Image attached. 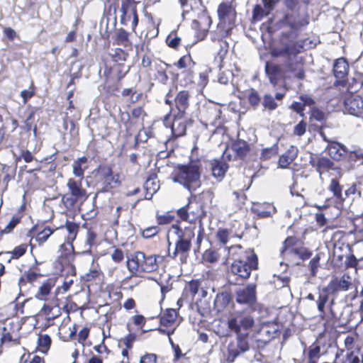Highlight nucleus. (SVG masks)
Returning <instances> with one entry per match:
<instances>
[{
    "instance_id": "b1692460",
    "label": "nucleus",
    "mask_w": 363,
    "mask_h": 363,
    "mask_svg": "<svg viewBox=\"0 0 363 363\" xmlns=\"http://www.w3.org/2000/svg\"><path fill=\"white\" fill-rule=\"evenodd\" d=\"M231 150L236 155L240 158H243L250 151L249 144L243 140H238L233 143Z\"/></svg>"
},
{
    "instance_id": "c9c22d12",
    "label": "nucleus",
    "mask_w": 363,
    "mask_h": 363,
    "mask_svg": "<svg viewBox=\"0 0 363 363\" xmlns=\"http://www.w3.org/2000/svg\"><path fill=\"white\" fill-rule=\"evenodd\" d=\"M328 296L327 294H319L318 299L317 300V306L320 316L323 318L325 314V306L328 301Z\"/></svg>"
},
{
    "instance_id": "6ab92c4d",
    "label": "nucleus",
    "mask_w": 363,
    "mask_h": 363,
    "mask_svg": "<svg viewBox=\"0 0 363 363\" xmlns=\"http://www.w3.org/2000/svg\"><path fill=\"white\" fill-rule=\"evenodd\" d=\"M171 113L173 116V122L172 125V132L177 136H182L186 133V116H179L174 113V110L172 108Z\"/></svg>"
},
{
    "instance_id": "4468645a",
    "label": "nucleus",
    "mask_w": 363,
    "mask_h": 363,
    "mask_svg": "<svg viewBox=\"0 0 363 363\" xmlns=\"http://www.w3.org/2000/svg\"><path fill=\"white\" fill-rule=\"evenodd\" d=\"M287 69L284 67V64L282 65H277L274 63L266 62L265 72L269 77V82L276 86L278 84V81L280 78H282L285 74V70Z\"/></svg>"
},
{
    "instance_id": "49530a36",
    "label": "nucleus",
    "mask_w": 363,
    "mask_h": 363,
    "mask_svg": "<svg viewBox=\"0 0 363 363\" xmlns=\"http://www.w3.org/2000/svg\"><path fill=\"white\" fill-rule=\"evenodd\" d=\"M51 339L48 335H40L38 337V345L48 350L50 345Z\"/></svg>"
},
{
    "instance_id": "69168bd1",
    "label": "nucleus",
    "mask_w": 363,
    "mask_h": 363,
    "mask_svg": "<svg viewBox=\"0 0 363 363\" xmlns=\"http://www.w3.org/2000/svg\"><path fill=\"white\" fill-rule=\"evenodd\" d=\"M89 329L87 328H84L81 330L78 334V341L80 343H83L84 341L86 340L89 336Z\"/></svg>"
},
{
    "instance_id": "4be33fe9",
    "label": "nucleus",
    "mask_w": 363,
    "mask_h": 363,
    "mask_svg": "<svg viewBox=\"0 0 363 363\" xmlns=\"http://www.w3.org/2000/svg\"><path fill=\"white\" fill-rule=\"evenodd\" d=\"M230 293L224 291L217 294L214 301V308L218 312L222 311L231 301Z\"/></svg>"
},
{
    "instance_id": "cd10ccee",
    "label": "nucleus",
    "mask_w": 363,
    "mask_h": 363,
    "mask_svg": "<svg viewBox=\"0 0 363 363\" xmlns=\"http://www.w3.org/2000/svg\"><path fill=\"white\" fill-rule=\"evenodd\" d=\"M54 286L52 281H48L42 284L39 288L38 292L35 295V298L39 300H46L47 296L50 294L51 289Z\"/></svg>"
},
{
    "instance_id": "09e8293b",
    "label": "nucleus",
    "mask_w": 363,
    "mask_h": 363,
    "mask_svg": "<svg viewBox=\"0 0 363 363\" xmlns=\"http://www.w3.org/2000/svg\"><path fill=\"white\" fill-rule=\"evenodd\" d=\"M26 252V247L25 245H19L16 247L14 250L11 252L12 258L18 259L20 257L23 256Z\"/></svg>"
},
{
    "instance_id": "1a4fd4ad",
    "label": "nucleus",
    "mask_w": 363,
    "mask_h": 363,
    "mask_svg": "<svg viewBox=\"0 0 363 363\" xmlns=\"http://www.w3.org/2000/svg\"><path fill=\"white\" fill-rule=\"evenodd\" d=\"M278 335V326L274 323H263L255 335L258 347H264Z\"/></svg>"
},
{
    "instance_id": "864d4df0",
    "label": "nucleus",
    "mask_w": 363,
    "mask_h": 363,
    "mask_svg": "<svg viewBox=\"0 0 363 363\" xmlns=\"http://www.w3.org/2000/svg\"><path fill=\"white\" fill-rule=\"evenodd\" d=\"M216 237L218 240L223 245L226 244L228 240V231L225 229L219 230Z\"/></svg>"
},
{
    "instance_id": "bf43d9fd",
    "label": "nucleus",
    "mask_w": 363,
    "mask_h": 363,
    "mask_svg": "<svg viewBox=\"0 0 363 363\" xmlns=\"http://www.w3.org/2000/svg\"><path fill=\"white\" fill-rule=\"evenodd\" d=\"M35 112L34 110L30 111L25 120V125L28 131L30 130L33 127Z\"/></svg>"
},
{
    "instance_id": "6e6d98bb",
    "label": "nucleus",
    "mask_w": 363,
    "mask_h": 363,
    "mask_svg": "<svg viewBox=\"0 0 363 363\" xmlns=\"http://www.w3.org/2000/svg\"><path fill=\"white\" fill-rule=\"evenodd\" d=\"M131 114L133 118L141 119H143V118L146 116L145 111L141 106L134 108L132 110Z\"/></svg>"
},
{
    "instance_id": "bb28decb",
    "label": "nucleus",
    "mask_w": 363,
    "mask_h": 363,
    "mask_svg": "<svg viewBox=\"0 0 363 363\" xmlns=\"http://www.w3.org/2000/svg\"><path fill=\"white\" fill-rule=\"evenodd\" d=\"M177 317V313L175 309L169 308L160 318V324L164 326H169L173 324Z\"/></svg>"
},
{
    "instance_id": "774afa93",
    "label": "nucleus",
    "mask_w": 363,
    "mask_h": 363,
    "mask_svg": "<svg viewBox=\"0 0 363 363\" xmlns=\"http://www.w3.org/2000/svg\"><path fill=\"white\" fill-rule=\"evenodd\" d=\"M117 40L122 43L128 41V33L123 29L119 30L117 33Z\"/></svg>"
},
{
    "instance_id": "f3484780",
    "label": "nucleus",
    "mask_w": 363,
    "mask_h": 363,
    "mask_svg": "<svg viewBox=\"0 0 363 363\" xmlns=\"http://www.w3.org/2000/svg\"><path fill=\"white\" fill-rule=\"evenodd\" d=\"M189 94L187 91H181L178 92L175 99V108L174 113L179 114V116H186V110L189 105Z\"/></svg>"
},
{
    "instance_id": "6e6552de",
    "label": "nucleus",
    "mask_w": 363,
    "mask_h": 363,
    "mask_svg": "<svg viewBox=\"0 0 363 363\" xmlns=\"http://www.w3.org/2000/svg\"><path fill=\"white\" fill-rule=\"evenodd\" d=\"M254 323V318L251 315L237 311L228 318V327L236 334H242V330H249Z\"/></svg>"
},
{
    "instance_id": "a878e982",
    "label": "nucleus",
    "mask_w": 363,
    "mask_h": 363,
    "mask_svg": "<svg viewBox=\"0 0 363 363\" xmlns=\"http://www.w3.org/2000/svg\"><path fill=\"white\" fill-rule=\"evenodd\" d=\"M211 23V18L206 15H202L197 20H194L192 27L194 29L201 30L206 32Z\"/></svg>"
},
{
    "instance_id": "f8f14e48",
    "label": "nucleus",
    "mask_w": 363,
    "mask_h": 363,
    "mask_svg": "<svg viewBox=\"0 0 363 363\" xmlns=\"http://www.w3.org/2000/svg\"><path fill=\"white\" fill-rule=\"evenodd\" d=\"M218 15L220 23H228V30L232 28L235 18V11L231 4L228 2L220 4L218 9Z\"/></svg>"
},
{
    "instance_id": "a211bd4d",
    "label": "nucleus",
    "mask_w": 363,
    "mask_h": 363,
    "mask_svg": "<svg viewBox=\"0 0 363 363\" xmlns=\"http://www.w3.org/2000/svg\"><path fill=\"white\" fill-rule=\"evenodd\" d=\"M311 164L315 168V170L319 173L321 177L322 174L325 172H328L330 169H335L334 162L326 157H318L316 159H311L310 161Z\"/></svg>"
},
{
    "instance_id": "c756f323",
    "label": "nucleus",
    "mask_w": 363,
    "mask_h": 363,
    "mask_svg": "<svg viewBox=\"0 0 363 363\" xmlns=\"http://www.w3.org/2000/svg\"><path fill=\"white\" fill-rule=\"evenodd\" d=\"M189 213L190 223H192L196 219H199L201 220L204 216L201 206L198 203H193V208L189 210Z\"/></svg>"
},
{
    "instance_id": "2eb2a0df",
    "label": "nucleus",
    "mask_w": 363,
    "mask_h": 363,
    "mask_svg": "<svg viewBox=\"0 0 363 363\" xmlns=\"http://www.w3.org/2000/svg\"><path fill=\"white\" fill-rule=\"evenodd\" d=\"M225 157H228L229 160H230V155L227 153V150L223 153V160H214L211 163L212 174L218 180H221L223 178L228 168L227 163L223 161Z\"/></svg>"
},
{
    "instance_id": "052dcab7",
    "label": "nucleus",
    "mask_w": 363,
    "mask_h": 363,
    "mask_svg": "<svg viewBox=\"0 0 363 363\" xmlns=\"http://www.w3.org/2000/svg\"><path fill=\"white\" fill-rule=\"evenodd\" d=\"M279 0H262L264 9L266 10V14L269 13L270 11H272L275 4L279 1Z\"/></svg>"
},
{
    "instance_id": "58836bf2",
    "label": "nucleus",
    "mask_w": 363,
    "mask_h": 363,
    "mask_svg": "<svg viewBox=\"0 0 363 363\" xmlns=\"http://www.w3.org/2000/svg\"><path fill=\"white\" fill-rule=\"evenodd\" d=\"M193 208V203H189L186 206L179 208L177 211L178 216L184 220L189 221V210Z\"/></svg>"
},
{
    "instance_id": "37998d69",
    "label": "nucleus",
    "mask_w": 363,
    "mask_h": 363,
    "mask_svg": "<svg viewBox=\"0 0 363 363\" xmlns=\"http://www.w3.org/2000/svg\"><path fill=\"white\" fill-rule=\"evenodd\" d=\"M66 228L69 233V239L74 240L77 235L79 225L74 223L68 222L66 224Z\"/></svg>"
},
{
    "instance_id": "79ce46f5",
    "label": "nucleus",
    "mask_w": 363,
    "mask_h": 363,
    "mask_svg": "<svg viewBox=\"0 0 363 363\" xmlns=\"http://www.w3.org/2000/svg\"><path fill=\"white\" fill-rule=\"evenodd\" d=\"M158 228L157 226H152L141 230V235L143 238L148 239L151 238L158 233Z\"/></svg>"
},
{
    "instance_id": "f704fd0d",
    "label": "nucleus",
    "mask_w": 363,
    "mask_h": 363,
    "mask_svg": "<svg viewBox=\"0 0 363 363\" xmlns=\"http://www.w3.org/2000/svg\"><path fill=\"white\" fill-rule=\"evenodd\" d=\"M320 257L318 254H317L309 262L308 267L310 269L311 276H313V277H315L317 274L318 269L320 267Z\"/></svg>"
},
{
    "instance_id": "e2e57ef3",
    "label": "nucleus",
    "mask_w": 363,
    "mask_h": 363,
    "mask_svg": "<svg viewBox=\"0 0 363 363\" xmlns=\"http://www.w3.org/2000/svg\"><path fill=\"white\" fill-rule=\"evenodd\" d=\"M34 95V90L33 88H30L28 90H23L21 91V96L23 98V104H26L27 101Z\"/></svg>"
},
{
    "instance_id": "c03bdc74",
    "label": "nucleus",
    "mask_w": 363,
    "mask_h": 363,
    "mask_svg": "<svg viewBox=\"0 0 363 363\" xmlns=\"http://www.w3.org/2000/svg\"><path fill=\"white\" fill-rule=\"evenodd\" d=\"M320 347L316 344H313L308 350V358L310 360L318 359L320 357Z\"/></svg>"
},
{
    "instance_id": "603ef678",
    "label": "nucleus",
    "mask_w": 363,
    "mask_h": 363,
    "mask_svg": "<svg viewBox=\"0 0 363 363\" xmlns=\"http://www.w3.org/2000/svg\"><path fill=\"white\" fill-rule=\"evenodd\" d=\"M248 100L252 106H257L260 101V98L257 92L255 90H252L248 96Z\"/></svg>"
},
{
    "instance_id": "72a5a7b5",
    "label": "nucleus",
    "mask_w": 363,
    "mask_h": 363,
    "mask_svg": "<svg viewBox=\"0 0 363 363\" xmlns=\"http://www.w3.org/2000/svg\"><path fill=\"white\" fill-rule=\"evenodd\" d=\"M262 106L269 110H274L277 107V104L272 95L265 94L263 98Z\"/></svg>"
},
{
    "instance_id": "0eeeda50",
    "label": "nucleus",
    "mask_w": 363,
    "mask_h": 363,
    "mask_svg": "<svg viewBox=\"0 0 363 363\" xmlns=\"http://www.w3.org/2000/svg\"><path fill=\"white\" fill-rule=\"evenodd\" d=\"M96 178L99 192H107L120 185L118 174H114L108 166H100L96 170Z\"/></svg>"
},
{
    "instance_id": "2f4dec72",
    "label": "nucleus",
    "mask_w": 363,
    "mask_h": 363,
    "mask_svg": "<svg viewBox=\"0 0 363 363\" xmlns=\"http://www.w3.org/2000/svg\"><path fill=\"white\" fill-rule=\"evenodd\" d=\"M166 43L169 48L177 49L180 45L181 38L177 35L176 31H172L167 37Z\"/></svg>"
},
{
    "instance_id": "e433bc0d",
    "label": "nucleus",
    "mask_w": 363,
    "mask_h": 363,
    "mask_svg": "<svg viewBox=\"0 0 363 363\" xmlns=\"http://www.w3.org/2000/svg\"><path fill=\"white\" fill-rule=\"evenodd\" d=\"M298 241V239L295 237H288L283 243V247L281 250V253L284 255L286 252H289L291 248H289L291 246L294 245L296 242Z\"/></svg>"
},
{
    "instance_id": "423d86ee",
    "label": "nucleus",
    "mask_w": 363,
    "mask_h": 363,
    "mask_svg": "<svg viewBox=\"0 0 363 363\" xmlns=\"http://www.w3.org/2000/svg\"><path fill=\"white\" fill-rule=\"evenodd\" d=\"M67 186L68 191L62 196V201L67 208H72L77 203H82L87 199L86 191L82 188L81 181L70 178Z\"/></svg>"
},
{
    "instance_id": "13d9d810",
    "label": "nucleus",
    "mask_w": 363,
    "mask_h": 363,
    "mask_svg": "<svg viewBox=\"0 0 363 363\" xmlns=\"http://www.w3.org/2000/svg\"><path fill=\"white\" fill-rule=\"evenodd\" d=\"M136 339V335L134 333H129L123 339V342L128 349H130L133 347V343Z\"/></svg>"
},
{
    "instance_id": "5fc2aeb1",
    "label": "nucleus",
    "mask_w": 363,
    "mask_h": 363,
    "mask_svg": "<svg viewBox=\"0 0 363 363\" xmlns=\"http://www.w3.org/2000/svg\"><path fill=\"white\" fill-rule=\"evenodd\" d=\"M140 363H157V356L155 354H146L141 357Z\"/></svg>"
},
{
    "instance_id": "dca6fc26",
    "label": "nucleus",
    "mask_w": 363,
    "mask_h": 363,
    "mask_svg": "<svg viewBox=\"0 0 363 363\" xmlns=\"http://www.w3.org/2000/svg\"><path fill=\"white\" fill-rule=\"evenodd\" d=\"M329 155L332 159L337 161H340L345 158L347 153V147L336 141H332L325 147Z\"/></svg>"
},
{
    "instance_id": "ea45409f",
    "label": "nucleus",
    "mask_w": 363,
    "mask_h": 363,
    "mask_svg": "<svg viewBox=\"0 0 363 363\" xmlns=\"http://www.w3.org/2000/svg\"><path fill=\"white\" fill-rule=\"evenodd\" d=\"M134 6L135 4L122 1L121 8V11L122 13L121 21L122 24H125V16L127 15L129 9L132 11V8Z\"/></svg>"
},
{
    "instance_id": "338daca9",
    "label": "nucleus",
    "mask_w": 363,
    "mask_h": 363,
    "mask_svg": "<svg viewBox=\"0 0 363 363\" xmlns=\"http://www.w3.org/2000/svg\"><path fill=\"white\" fill-rule=\"evenodd\" d=\"M73 174L76 177H83L84 176V169L82 167V165L79 164V162H74L73 164Z\"/></svg>"
},
{
    "instance_id": "393cba45",
    "label": "nucleus",
    "mask_w": 363,
    "mask_h": 363,
    "mask_svg": "<svg viewBox=\"0 0 363 363\" xmlns=\"http://www.w3.org/2000/svg\"><path fill=\"white\" fill-rule=\"evenodd\" d=\"M351 284V282L346 279L345 275H343L340 279H335L331 281L329 286L333 292H337L347 291Z\"/></svg>"
},
{
    "instance_id": "a19ab883",
    "label": "nucleus",
    "mask_w": 363,
    "mask_h": 363,
    "mask_svg": "<svg viewBox=\"0 0 363 363\" xmlns=\"http://www.w3.org/2000/svg\"><path fill=\"white\" fill-rule=\"evenodd\" d=\"M64 128L67 130L69 128V133L72 135L74 136L78 134V130L75 127V123L73 120L65 118L63 123Z\"/></svg>"
},
{
    "instance_id": "f257e3e1",
    "label": "nucleus",
    "mask_w": 363,
    "mask_h": 363,
    "mask_svg": "<svg viewBox=\"0 0 363 363\" xmlns=\"http://www.w3.org/2000/svg\"><path fill=\"white\" fill-rule=\"evenodd\" d=\"M228 254L234 259L228 275V283L240 285L250 277L252 270L257 268V257L252 250L244 251L240 245L231 246Z\"/></svg>"
},
{
    "instance_id": "4d7b16f0",
    "label": "nucleus",
    "mask_w": 363,
    "mask_h": 363,
    "mask_svg": "<svg viewBox=\"0 0 363 363\" xmlns=\"http://www.w3.org/2000/svg\"><path fill=\"white\" fill-rule=\"evenodd\" d=\"M311 118L317 121H321L325 118V113L317 108H313L311 110Z\"/></svg>"
},
{
    "instance_id": "7ed1b4c3",
    "label": "nucleus",
    "mask_w": 363,
    "mask_h": 363,
    "mask_svg": "<svg viewBox=\"0 0 363 363\" xmlns=\"http://www.w3.org/2000/svg\"><path fill=\"white\" fill-rule=\"evenodd\" d=\"M200 175L199 166L194 163L179 167L172 174V179L192 192L201 186Z\"/></svg>"
},
{
    "instance_id": "f03ea898",
    "label": "nucleus",
    "mask_w": 363,
    "mask_h": 363,
    "mask_svg": "<svg viewBox=\"0 0 363 363\" xmlns=\"http://www.w3.org/2000/svg\"><path fill=\"white\" fill-rule=\"evenodd\" d=\"M302 48L298 43L288 44L284 48L272 49L271 55L273 57H284V67L297 79H303L305 77L303 64L297 59V55L301 52Z\"/></svg>"
},
{
    "instance_id": "de8ad7c7",
    "label": "nucleus",
    "mask_w": 363,
    "mask_h": 363,
    "mask_svg": "<svg viewBox=\"0 0 363 363\" xmlns=\"http://www.w3.org/2000/svg\"><path fill=\"white\" fill-rule=\"evenodd\" d=\"M277 154V147L275 146L264 148L262 151L261 156L263 159L267 160L270 158L272 156L275 155Z\"/></svg>"
},
{
    "instance_id": "680f3d73",
    "label": "nucleus",
    "mask_w": 363,
    "mask_h": 363,
    "mask_svg": "<svg viewBox=\"0 0 363 363\" xmlns=\"http://www.w3.org/2000/svg\"><path fill=\"white\" fill-rule=\"evenodd\" d=\"M111 258L116 262H120L123 259V253L121 250L114 249L111 253Z\"/></svg>"
},
{
    "instance_id": "9b49d317",
    "label": "nucleus",
    "mask_w": 363,
    "mask_h": 363,
    "mask_svg": "<svg viewBox=\"0 0 363 363\" xmlns=\"http://www.w3.org/2000/svg\"><path fill=\"white\" fill-rule=\"evenodd\" d=\"M345 109L347 113L357 116H363V99L358 95H350L345 99Z\"/></svg>"
},
{
    "instance_id": "412c9836",
    "label": "nucleus",
    "mask_w": 363,
    "mask_h": 363,
    "mask_svg": "<svg viewBox=\"0 0 363 363\" xmlns=\"http://www.w3.org/2000/svg\"><path fill=\"white\" fill-rule=\"evenodd\" d=\"M153 67L157 72L155 74L156 79L160 82L165 84L169 79L166 70L169 67V65L160 60H155L153 62Z\"/></svg>"
},
{
    "instance_id": "8fccbe9b",
    "label": "nucleus",
    "mask_w": 363,
    "mask_h": 363,
    "mask_svg": "<svg viewBox=\"0 0 363 363\" xmlns=\"http://www.w3.org/2000/svg\"><path fill=\"white\" fill-rule=\"evenodd\" d=\"M306 123L301 121L298 123L294 129V133L296 135L301 136L306 133Z\"/></svg>"
},
{
    "instance_id": "aec40b11",
    "label": "nucleus",
    "mask_w": 363,
    "mask_h": 363,
    "mask_svg": "<svg viewBox=\"0 0 363 363\" xmlns=\"http://www.w3.org/2000/svg\"><path fill=\"white\" fill-rule=\"evenodd\" d=\"M349 65L343 57L335 60L333 65V72L335 77L338 79H343L347 74Z\"/></svg>"
},
{
    "instance_id": "ddd939ff",
    "label": "nucleus",
    "mask_w": 363,
    "mask_h": 363,
    "mask_svg": "<svg viewBox=\"0 0 363 363\" xmlns=\"http://www.w3.org/2000/svg\"><path fill=\"white\" fill-rule=\"evenodd\" d=\"M236 301L240 304L252 306L256 302V286L249 284L236 291Z\"/></svg>"
},
{
    "instance_id": "39448f33",
    "label": "nucleus",
    "mask_w": 363,
    "mask_h": 363,
    "mask_svg": "<svg viewBox=\"0 0 363 363\" xmlns=\"http://www.w3.org/2000/svg\"><path fill=\"white\" fill-rule=\"evenodd\" d=\"M170 232L177 236L175 250L172 257L174 258L178 254H180L181 259H186L191 250V240L195 236L194 228L189 226L182 229L177 225H172Z\"/></svg>"
},
{
    "instance_id": "9d476101",
    "label": "nucleus",
    "mask_w": 363,
    "mask_h": 363,
    "mask_svg": "<svg viewBox=\"0 0 363 363\" xmlns=\"http://www.w3.org/2000/svg\"><path fill=\"white\" fill-rule=\"evenodd\" d=\"M237 335L236 345H230L228 347V359L230 362H233L241 353L245 352L250 350V345L247 340V333H239Z\"/></svg>"
},
{
    "instance_id": "5701e85b",
    "label": "nucleus",
    "mask_w": 363,
    "mask_h": 363,
    "mask_svg": "<svg viewBox=\"0 0 363 363\" xmlns=\"http://www.w3.org/2000/svg\"><path fill=\"white\" fill-rule=\"evenodd\" d=\"M143 187L146 191L145 198L150 199L154 194L160 189L159 181L157 180L155 177H150L145 181Z\"/></svg>"
},
{
    "instance_id": "c85d7f7f",
    "label": "nucleus",
    "mask_w": 363,
    "mask_h": 363,
    "mask_svg": "<svg viewBox=\"0 0 363 363\" xmlns=\"http://www.w3.org/2000/svg\"><path fill=\"white\" fill-rule=\"evenodd\" d=\"M328 189L333 192V196L336 199L340 201H344L345 199V198L342 197V186L336 179H331Z\"/></svg>"
},
{
    "instance_id": "0e129e2a",
    "label": "nucleus",
    "mask_w": 363,
    "mask_h": 363,
    "mask_svg": "<svg viewBox=\"0 0 363 363\" xmlns=\"http://www.w3.org/2000/svg\"><path fill=\"white\" fill-rule=\"evenodd\" d=\"M206 259L210 262H215L218 261L219 255L217 252L209 250L206 252Z\"/></svg>"
},
{
    "instance_id": "7c9ffc66",
    "label": "nucleus",
    "mask_w": 363,
    "mask_h": 363,
    "mask_svg": "<svg viewBox=\"0 0 363 363\" xmlns=\"http://www.w3.org/2000/svg\"><path fill=\"white\" fill-rule=\"evenodd\" d=\"M289 253L298 257L302 260L308 259L312 255L311 252L306 247L291 248Z\"/></svg>"
},
{
    "instance_id": "473e14b6",
    "label": "nucleus",
    "mask_w": 363,
    "mask_h": 363,
    "mask_svg": "<svg viewBox=\"0 0 363 363\" xmlns=\"http://www.w3.org/2000/svg\"><path fill=\"white\" fill-rule=\"evenodd\" d=\"M53 232L54 230H51L49 227H45L37 233L35 240L39 244H43L49 238Z\"/></svg>"
},
{
    "instance_id": "a18cd8bd",
    "label": "nucleus",
    "mask_w": 363,
    "mask_h": 363,
    "mask_svg": "<svg viewBox=\"0 0 363 363\" xmlns=\"http://www.w3.org/2000/svg\"><path fill=\"white\" fill-rule=\"evenodd\" d=\"M19 223V218L13 217L4 230H0V235L10 233Z\"/></svg>"
},
{
    "instance_id": "4c0bfd02",
    "label": "nucleus",
    "mask_w": 363,
    "mask_h": 363,
    "mask_svg": "<svg viewBox=\"0 0 363 363\" xmlns=\"http://www.w3.org/2000/svg\"><path fill=\"white\" fill-rule=\"evenodd\" d=\"M190 64L194 65V62L192 61L190 55H184L174 65L177 66L179 69H183L189 67Z\"/></svg>"
},
{
    "instance_id": "20e7f679",
    "label": "nucleus",
    "mask_w": 363,
    "mask_h": 363,
    "mask_svg": "<svg viewBox=\"0 0 363 363\" xmlns=\"http://www.w3.org/2000/svg\"><path fill=\"white\" fill-rule=\"evenodd\" d=\"M157 258L161 257L156 255H146L143 252L138 251L132 255L131 259H128L127 267L133 274L155 272L159 267Z\"/></svg>"
},
{
    "instance_id": "3c124183",
    "label": "nucleus",
    "mask_w": 363,
    "mask_h": 363,
    "mask_svg": "<svg viewBox=\"0 0 363 363\" xmlns=\"http://www.w3.org/2000/svg\"><path fill=\"white\" fill-rule=\"evenodd\" d=\"M294 160H292L289 155L284 153L280 156L279 159V164L281 167L285 168L287 167Z\"/></svg>"
}]
</instances>
